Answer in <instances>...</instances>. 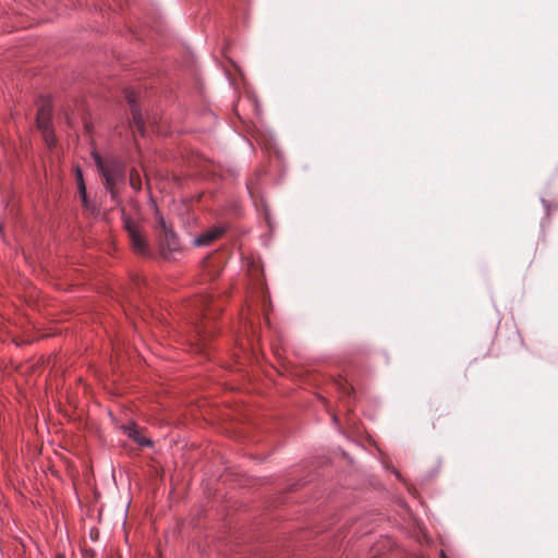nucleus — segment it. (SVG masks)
Instances as JSON below:
<instances>
[{"label": "nucleus", "mask_w": 558, "mask_h": 558, "mask_svg": "<svg viewBox=\"0 0 558 558\" xmlns=\"http://www.w3.org/2000/svg\"><path fill=\"white\" fill-rule=\"evenodd\" d=\"M123 225L126 230L133 251L142 256H150V247L142 233L141 227L130 217L123 216Z\"/></svg>", "instance_id": "obj_2"}, {"label": "nucleus", "mask_w": 558, "mask_h": 558, "mask_svg": "<svg viewBox=\"0 0 558 558\" xmlns=\"http://www.w3.org/2000/svg\"><path fill=\"white\" fill-rule=\"evenodd\" d=\"M44 136V140L48 146L54 145V134L52 131V128H49L48 130H40Z\"/></svg>", "instance_id": "obj_8"}, {"label": "nucleus", "mask_w": 558, "mask_h": 558, "mask_svg": "<svg viewBox=\"0 0 558 558\" xmlns=\"http://www.w3.org/2000/svg\"><path fill=\"white\" fill-rule=\"evenodd\" d=\"M36 123L39 130H48L49 128H52L51 110L48 106H41L38 109Z\"/></svg>", "instance_id": "obj_7"}, {"label": "nucleus", "mask_w": 558, "mask_h": 558, "mask_svg": "<svg viewBox=\"0 0 558 558\" xmlns=\"http://www.w3.org/2000/svg\"><path fill=\"white\" fill-rule=\"evenodd\" d=\"M440 558H448L444 551H440Z\"/></svg>", "instance_id": "obj_16"}, {"label": "nucleus", "mask_w": 558, "mask_h": 558, "mask_svg": "<svg viewBox=\"0 0 558 558\" xmlns=\"http://www.w3.org/2000/svg\"><path fill=\"white\" fill-rule=\"evenodd\" d=\"M77 190L80 195H85L86 193V185L85 182L77 184Z\"/></svg>", "instance_id": "obj_13"}, {"label": "nucleus", "mask_w": 558, "mask_h": 558, "mask_svg": "<svg viewBox=\"0 0 558 558\" xmlns=\"http://www.w3.org/2000/svg\"><path fill=\"white\" fill-rule=\"evenodd\" d=\"M157 232L159 254L162 258L170 259L174 253L180 252V241L162 217L158 218Z\"/></svg>", "instance_id": "obj_1"}, {"label": "nucleus", "mask_w": 558, "mask_h": 558, "mask_svg": "<svg viewBox=\"0 0 558 558\" xmlns=\"http://www.w3.org/2000/svg\"><path fill=\"white\" fill-rule=\"evenodd\" d=\"M126 100H128V104L130 105L133 123H134L136 130L141 133V135H144L145 134V122H144V118L141 113V110L137 106L135 94L133 92H128Z\"/></svg>", "instance_id": "obj_4"}, {"label": "nucleus", "mask_w": 558, "mask_h": 558, "mask_svg": "<svg viewBox=\"0 0 558 558\" xmlns=\"http://www.w3.org/2000/svg\"><path fill=\"white\" fill-rule=\"evenodd\" d=\"M543 205L545 206L546 210H548V202L545 198L541 199Z\"/></svg>", "instance_id": "obj_14"}, {"label": "nucleus", "mask_w": 558, "mask_h": 558, "mask_svg": "<svg viewBox=\"0 0 558 558\" xmlns=\"http://www.w3.org/2000/svg\"><path fill=\"white\" fill-rule=\"evenodd\" d=\"M123 173L122 165L117 160L107 161L100 174L105 180V189L110 192L111 197L114 198L113 186L116 180Z\"/></svg>", "instance_id": "obj_3"}, {"label": "nucleus", "mask_w": 558, "mask_h": 558, "mask_svg": "<svg viewBox=\"0 0 558 558\" xmlns=\"http://www.w3.org/2000/svg\"><path fill=\"white\" fill-rule=\"evenodd\" d=\"M80 197H81V201H82V205H83V207H85V208H87V209H88V208L90 207V203H89V201H88V198H87V194H85V195H80Z\"/></svg>", "instance_id": "obj_12"}, {"label": "nucleus", "mask_w": 558, "mask_h": 558, "mask_svg": "<svg viewBox=\"0 0 558 558\" xmlns=\"http://www.w3.org/2000/svg\"><path fill=\"white\" fill-rule=\"evenodd\" d=\"M199 313H196V316H199V315H205L204 312L206 311V308H204L203 311L201 310V307H197Z\"/></svg>", "instance_id": "obj_15"}, {"label": "nucleus", "mask_w": 558, "mask_h": 558, "mask_svg": "<svg viewBox=\"0 0 558 558\" xmlns=\"http://www.w3.org/2000/svg\"><path fill=\"white\" fill-rule=\"evenodd\" d=\"M122 429H123L124 434L129 438L133 439L138 446H141V447H151L153 446V441L149 438L142 436L140 430L137 429V426L134 423H132L130 425H123Z\"/></svg>", "instance_id": "obj_6"}, {"label": "nucleus", "mask_w": 558, "mask_h": 558, "mask_svg": "<svg viewBox=\"0 0 558 558\" xmlns=\"http://www.w3.org/2000/svg\"><path fill=\"white\" fill-rule=\"evenodd\" d=\"M225 229L221 227H215L213 229H209L198 236H196L193 241L194 245L197 247L201 246H207L209 245L214 240L218 239L222 233Z\"/></svg>", "instance_id": "obj_5"}, {"label": "nucleus", "mask_w": 558, "mask_h": 558, "mask_svg": "<svg viewBox=\"0 0 558 558\" xmlns=\"http://www.w3.org/2000/svg\"><path fill=\"white\" fill-rule=\"evenodd\" d=\"M92 156H93V159L95 161V165H96L98 171L101 172L104 167H105V165H106V162H104L101 156L98 153H96V151H94L92 154Z\"/></svg>", "instance_id": "obj_10"}, {"label": "nucleus", "mask_w": 558, "mask_h": 558, "mask_svg": "<svg viewBox=\"0 0 558 558\" xmlns=\"http://www.w3.org/2000/svg\"><path fill=\"white\" fill-rule=\"evenodd\" d=\"M74 173H75L76 184L85 182L81 167L77 166L74 170Z\"/></svg>", "instance_id": "obj_11"}, {"label": "nucleus", "mask_w": 558, "mask_h": 558, "mask_svg": "<svg viewBox=\"0 0 558 558\" xmlns=\"http://www.w3.org/2000/svg\"><path fill=\"white\" fill-rule=\"evenodd\" d=\"M211 303V299L209 295H202L199 298H197V300L195 301V306L196 307H201V310L203 311L204 308H207Z\"/></svg>", "instance_id": "obj_9"}]
</instances>
